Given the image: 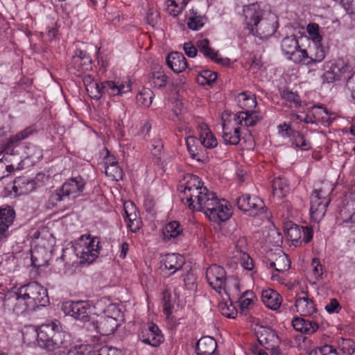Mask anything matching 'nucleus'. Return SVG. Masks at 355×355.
<instances>
[{
	"label": "nucleus",
	"mask_w": 355,
	"mask_h": 355,
	"mask_svg": "<svg viewBox=\"0 0 355 355\" xmlns=\"http://www.w3.org/2000/svg\"><path fill=\"white\" fill-rule=\"evenodd\" d=\"M271 268H275L276 271L284 272L288 270L291 266V261L287 255L282 252L275 261L270 263Z\"/></svg>",
	"instance_id": "39"
},
{
	"label": "nucleus",
	"mask_w": 355,
	"mask_h": 355,
	"mask_svg": "<svg viewBox=\"0 0 355 355\" xmlns=\"http://www.w3.org/2000/svg\"><path fill=\"white\" fill-rule=\"evenodd\" d=\"M43 254H46V251L44 248H35L32 250L31 261L34 267L40 268L45 265L46 260L42 257Z\"/></svg>",
	"instance_id": "44"
},
{
	"label": "nucleus",
	"mask_w": 355,
	"mask_h": 355,
	"mask_svg": "<svg viewBox=\"0 0 355 355\" xmlns=\"http://www.w3.org/2000/svg\"><path fill=\"white\" fill-rule=\"evenodd\" d=\"M15 211L10 208H0V243L9 234L8 228L13 223Z\"/></svg>",
	"instance_id": "19"
},
{
	"label": "nucleus",
	"mask_w": 355,
	"mask_h": 355,
	"mask_svg": "<svg viewBox=\"0 0 355 355\" xmlns=\"http://www.w3.org/2000/svg\"><path fill=\"white\" fill-rule=\"evenodd\" d=\"M326 53L325 48L320 43L313 44L312 46H310V53H308L305 49L301 52L300 64L310 66L320 62L324 59Z\"/></svg>",
	"instance_id": "14"
},
{
	"label": "nucleus",
	"mask_w": 355,
	"mask_h": 355,
	"mask_svg": "<svg viewBox=\"0 0 355 355\" xmlns=\"http://www.w3.org/2000/svg\"><path fill=\"white\" fill-rule=\"evenodd\" d=\"M86 182L80 175L71 177L67 180L61 187L51 193L49 202L52 206H55L58 202L73 200L83 193Z\"/></svg>",
	"instance_id": "5"
},
{
	"label": "nucleus",
	"mask_w": 355,
	"mask_h": 355,
	"mask_svg": "<svg viewBox=\"0 0 355 355\" xmlns=\"http://www.w3.org/2000/svg\"><path fill=\"white\" fill-rule=\"evenodd\" d=\"M221 288L218 290V293L222 297L225 295L228 300H230L231 295L239 294L240 291L239 279L234 276L227 277Z\"/></svg>",
	"instance_id": "29"
},
{
	"label": "nucleus",
	"mask_w": 355,
	"mask_h": 355,
	"mask_svg": "<svg viewBox=\"0 0 355 355\" xmlns=\"http://www.w3.org/2000/svg\"><path fill=\"white\" fill-rule=\"evenodd\" d=\"M190 0H167L166 11L172 17L178 16Z\"/></svg>",
	"instance_id": "35"
},
{
	"label": "nucleus",
	"mask_w": 355,
	"mask_h": 355,
	"mask_svg": "<svg viewBox=\"0 0 355 355\" xmlns=\"http://www.w3.org/2000/svg\"><path fill=\"white\" fill-rule=\"evenodd\" d=\"M292 325L296 331L308 335L315 333L319 328L318 323L300 317L293 318Z\"/></svg>",
	"instance_id": "24"
},
{
	"label": "nucleus",
	"mask_w": 355,
	"mask_h": 355,
	"mask_svg": "<svg viewBox=\"0 0 355 355\" xmlns=\"http://www.w3.org/2000/svg\"><path fill=\"white\" fill-rule=\"evenodd\" d=\"M98 243L99 241L95 238L88 236L85 242H82L75 247V253L79 258L80 264H89L98 257L101 248Z\"/></svg>",
	"instance_id": "8"
},
{
	"label": "nucleus",
	"mask_w": 355,
	"mask_h": 355,
	"mask_svg": "<svg viewBox=\"0 0 355 355\" xmlns=\"http://www.w3.org/2000/svg\"><path fill=\"white\" fill-rule=\"evenodd\" d=\"M87 349V346L85 345H75L69 348L67 355H85Z\"/></svg>",
	"instance_id": "56"
},
{
	"label": "nucleus",
	"mask_w": 355,
	"mask_h": 355,
	"mask_svg": "<svg viewBox=\"0 0 355 355\" xmlns=\"http://www.w3.org/2000/svg\"><path fill=\"white\" fill-rule=\"evenodd\" d=\"M21 295L26 297L29 309L34 311L39 306H45L49 303L47 291L36 282H30L20 287Z\"/></svg>",
	"instance_id": "6"
},
{
	"label": "nucleus",
	"mask_w": 355,
	"mask_h": 355,
	"mask_svg": "<svg viewBox=\"0 0 355 355\" xmlns=\"http://www.w3.org/2000/svg\"><path fill=\"white\" fill-rule=\"evenodd\" d=\"M152 154L158 159H160L164 148L163 142L159 137H155L152 141Z\"/></svg>",
	"instance_id": "52"
},
{
	"label": "nucleus",
	"mask_w": 355,
	"mask_h": 355,
	"mask_svg": "<svg viewBox=\"0 0 355 355\" xmlns=\"http://www.w3.org/2000/svg\"><path fill=\"white\" fill-rule=\"evenodd\" d=\"M21 288L16 293L7 296L3 302V306L10 311H12L17 315L22 314L26 311H31L29 309V304L26 297L21 295Z\"/></svg>",
	"instance_id": "11"
},
{
	"label": "nucleus",
	"mask_w": 355,
	"mask_h": 355,
	"mask_svg": "<svg viewBox=\"0 0 355 355\" xmlns=\"http://www.w3.org/2000/svg\"><path fill=\"white\" fill-rule=\"evenodd\" d=\"M25 158L31 161L32 164L39 162L43 157L42 150L32 144H27L24 147Z\"/></svg>",
	"instance_id": "36"
},
{
	"label": "nucleus",
	"mask_w": 355,
	"mask_h": 355,
	"mask_svg": "<svg viewBox=\"0 0 355 355\" xmlns=\"http://www.w3.org/2000/svg\"><path fill=\"white\" fill-rule=\"evenodd\" d=\"M223 139L225 144L237 145L241 140V128L234 127L231 122L223 123Z\"/></svg>",
	"instance_id": "23"
},
{
	"label": "nucleus",
	"mask_w": 355,
	"mask_h": 355,
	"mask_svg": "<svg viewBox=\"0 0 355 355\" xmlns=\"http://www.w3.org/2000/svg\"><path fill=\"white\" fill-rule=\"evenodd\" d=\"M199 142L206 148H213L218 144L217 139L212 134V132L208 135L207 137H204L201 139H199Z\"/></svg>",
	"instance_id": "54"
},
{
	"label": "nucleus",
	"mask_w": 355,
	"mask_h": 355,
	"mask_svg": "<svg viewBox=\"0 0 355 355\" xmlns=\"http://www.w3.org/2000/svg\"><path fill=\"white\" fill-rule=\"evenodd\" d=\"M219 309L221 314L227 318H234L236 314L234 306L225 302L219 304Z\"/></svg>",
	"instance_id": "53"
},
{
	"label": "nucleus",
	"mask_w": 355,
	"mask_h": 355,
	"mask_svg": "<svg viewBox=\"0 0 355 355\" xmlns=\"http://www.w3.org/2000/svg\"><path fill=\"white\" fill-rule=\"evenodd\" d=\"M200 191L193 200L186 204L191 210L203 211L214 221H225L230 218L231 211L227 201L219 199L215 193L205 187L200 189Z\"/></svg>",
	"instance_id": "2"
},
{
	"label": "nucleus",
	"mask_w": 355,
	"mask_h": 355,
	"mask_svg": "<svg viewBox=\"0 0 355 355\" xmlns=\"http://www.w3.org/2000/svg\"><path fill=\"white\" fill-rule=\"evenodd\" d=\"M272 187L273 196L279 199L285 197L290 191L288 181L280 177L273 180Z\"/></svg>",
	"instance_id": "33"
},
{
	"label": "nucleus",
	"mask_w": 355,
	"mask_h": 355,
	"mask_svg": "<svg viewBox=\"0 0 355 355\" xmlns=\"http://www.w3.org/2000/svg\"><path fill=\"white\" fill-rule=\"evenodd\" d=\"M183 49L188 57L194 58L197 55L198 50L191 42L184 43Z\"/></svg>",
	"instance_id": "63"
},
{
	"label": "nucleus",
	"mask_w": 355,
	"mask_h": 355,
	"mask_svg": "<svg viewBox=\"0 0 355 355\" xmlns=\"http://www.w3.org/2000/svg\"><path fill=\"white\" fill-rule=\"evenodd\" d=\"M325 310L329 313H338L340 310L338 301L336 299H331L330 302L325 306Z\"/></svg>",
	"instance_id": "62"
},
{
	"label": "nucleus",
	"mask_w": 355,
	"mask_h": 355,
	"mask_svg": "<svg viewBox=\"0 0 355 355\" xmlns=\"http://www.w3.org/2000/svg\"><path fill=\"white\" fill-rule=\"evenodd\" d=\"M306 31L313 44L320 43L322 37L320 34V26L316 23H309L306 26Z\"/></svg>",
	"instance_id": "47"
},
{
	"label": "nucleus",
	"mask_w": 355,
	"mask_h": 355,
	"mask_svg": "<svg viewBox=\"0 0 355 355\" xmlns=\"http://www.w3.org/2000/svg\"><path fill=\"white\" fill-rule=\"evenodd\" d=\"M236 252L239 253V256L243 253H246L247 250V241L245 238L242 237L238 239L236 243Z\"/></svg>",
	"instance_id": "64"
},
{
	"label": "nucleus",
	"mask_w": 355,
	"mask_h": 355,
	"mask_svg": "<svg viewBox=\"0 0 355 355\" xmlns=\"http://www.w3.org/2000/svg\"><path fill=\"white\" fill-rule=\"evenodd\" d=\"M281 49L288 60L297 64L301 62V52L304 49L300 48L298 40L295 35L284 37L281 43Z\"/></svg>",
	"instance_id": "12"
},
{
	"label": "nucleus",
	"mask_w": 355,
	"mask_h": 355,
	"mask_svg": "<svg viewBox=\"0 0 355 355\" xmlns=\"http://www.w3.org/2000/svg\"><path fill=\"white\" fill-rule=\"evenodd\" d=\"M186 178V182L180 186L183 189L181 190L182 193V201L186 205L188 202L193 200V197H196V195L200 192V189H202L204 187L202 183L200 180L199 178L193 175H187Z\"/></svg>",
	"instance_id": "13"
},
{
	"label": "nucleus",
	"mask_w": 355,
	"mask_h": 355,
	"mask_svg": "<svg viewBox=\"0 0 355 355\" xmlns=\"http://www.w3.org/2000/svg\"><path fill=\"white\" fill-rule=\"evenodd\" d=\"M89 96L94 99L98 100L101 98L103 94V83L99 85L96 81L92 83L88 87L86 88Z\"/></svg>",
	"instance_id": "49"
},
{
	"label": "nucleus",
	"mask_w": 355,
	"mask_h": 355,
	"mask_svg": "<svg viewBox=\"0 0 355 355\" xmlns=\"http://www.w3.org/2000/svg\"><path fill=\"white\" fill-rule=\"evenodd\" d=\"M124 211L127 219L128 220V226L132 232H137L141 227V220L137 218V213L134 211L128 213V209H135V205L133 202L128 201L124 203Z\"/></svg>",
	"instance_id": "32"
},
{
	"label": "nucleus",
	"mask_w": 355,
	"mask_h": 355,
	"mask_svg": "<svg viewBox=\"0 0 355 355\" xmlns=\"http://www.w3.org/2000/svg\"><path fill=\"white\" fill-rule=\"evenodd\" d=\"M279 133L283 137H289L291 138L293 133L295 130H293L291 128L290 125L286 123H284L278 125Z\"/></svg>",
	"instance_id": "57"
},
{
	"label": "nucleus",
	"mask_w": 355,
	"mask_h": 355,
	"mask_svg": "<svg viewBox=\"0 0 355 355\" xmlns=\"http://www.w3.org/2000/svg\"><path fill=\"white\" fill-rule=\"evenodd\" d=\"M167 76L161 69L152 72L148 78L150 85L158 89L164 87L167 84Z\"/></svg>",
	"instance_id": "34"
},
{
	"label": "nucleus",
	"mask_w": 355,
	"mask_h": 355,
	"mask_svg": "<svg viewBox=\"0 0 355 355\" xmlns=\"http://www.w3.org/2000/svg\"><path fill=\"white\" fill-rule=\"evenodd\" d=\"M322 79L324 82L329 83L339 80L340 76L330 67V69L322 75Z\"/></svg>",
	"instance_id": "60"
},
{
	"label": "nucleus",
	"mask_w": 355,
	"mask_h": 355,
	"mask_svg": "<svg viewBox=\"0 0 355 355\" xmlns=\"http://www.w3.org/2000/svg\"><path fill=\"white\" fill-rule=\"evenodd\" d=\"M239 105L243 111L238 112L234 117V125L252 126L254 125L261 117L254 110L257 102L254 94L242 92L237 97Z\"/></svg>",
	"instance_id": "4"
},
{
	"label": "nucleus",
	"mask_w": 355,
	"mask_h": 355,
	"mask_svg": "<svg viewBox=\"0 0 355 355\" xmlns=\"http://www.w3.org/2000/svg\"><path fill=\"white\" fill-rule=\"evenodd\" d=\"M257 338L259 343L266 347V346H269V345H271L270 341L272 340V339H277V337L273 332H270L268 336H265L264 334H261L260 336H257Z\"/></svg>",
	"instance_id": "61"
},
{
	"label": "nucleus",
	"mask_w": 355,
	"mask_h": 355,
	"mask_svg": "<svg viewBox=\"0 0 355 355\" xmlns=\"http://www.w3.org/2000/svg\"><path fill=\"white\" fill-rule=\"evenodd\" d=\"M261 298L263 304L272 310L279 309L282 302L281 295L277 291L270 288L262 291Z\"/></svg>",
	"instance_id": "30"
},
{
	"label": "nucleus",
	"mask_w": 355,
	"mask_h": 355,
	"mask_svg": "<svg viewBox=\"0 0 355 355\" xmlns=\"http://www.w3.org/2000/svg\"><path fill=\"white\" fill-rule=\"evenodd\" d=\"M239 209L250 216H257L263 211L265 205L263 201L257 196H251L249 194H243L236 200Z\"/></svg>",
	"instance_id": "9"
},
{
	"label": "nucleus",
	"mask_w": 355,
	"mask_h": 355,
	"mask_svg": "<svg viewBox=\"0 0 355 355\" xmlns=\"http://www.w3.org/2000/svg\"><path fill=\"white\" fill-rule=\"evenodd\" d=\"M340 347L343 354H352L355 351V343L351 339H343Z\"/></svg>",
	"instance_id": "55"
},
{
	"label": "nucleus",
	"mask_w": 355,
	"mask_h": 355,
	"mask_svg": "<svg viewBox=\"0 0 355 355\" xmlns=\"http://www.w3.org/2000/svg\"><path fill=\"white\" fill-rule=\"evenodd\" d=\"M170 293L166 292L164 293L163 311L168 316L172 313V309L173 308V304L170 302Z\"/></svg>",
	"instance_id": "58"
},
{
	"label": "nucleus",
	"mask_w": 355,
	"mask_h": 355,
	"mask_svg": "<svg viewBox=\"0 0 355 355\" xmlns=\"http://www.w3.org/2000/svg\"><path fill=\"white\" fill-rule=\"evenodd\" d=\"M119 315V311L117 310L115 315L101 316L93 324L98 332L104 336H108L114 332L118 327V322L116 317Z\"/></svg>",
	"instance_id": "17"
},
{
	"label": "nucleus",
	"mask_w": 355,
	"mask_h": 355,
	"mask_svg": "<svg viewBox=\"0 0 355 355\" xmlns=\"http://www.w3.org/2000/svg\"><path fill=\"white\" fill-rule=\"evenodd\" d=\"M90 309L89 303L85 301H69L62 304V310L66 314L83 322L89 321Z\"/></svg>",
	"instance_id": "10"
},
{
	"label": "nucleus",
	"mask_w": 355,
	"mask_h": 355,
	"mask_svg": "<svg viewBox=\"0 0 355 355\" xmlns=\"http://www.w3.org/2000/svg\"><path fill=\"white\" fill-rule=\"evenodd\" d=\"M182 235V228L180 224L176 221L167 223L163 229L164 239L169 241L171 239H177Z\"/></svg>",
	"instance_id": "31"
},
{
	"label": "nucleus",
	"mask_w": 355,
	"mask_h": 355,
	"mask_svg": "<svg viewBox=\"0 0 355 355\" xmlns=\"http://www.w3.org/2000/svg\"><path fill=\"white\" fill-rule=\"evenodd\" d=\"M286 234L294 245H297L300 243L302 237V227L297 225H291L286 230Z\"/></svg>",
	"instance_id": "45"
},
{
	"label": "nucleus",
	"mask_w": 355,
	"mask_h": 355,
	"mask_svg": "<svg viewBox=\"0 0 355 355\" xmlns=\"http://www.w3.org/2000/svg\"><path fill=\"white\" fill-rule=\"evenodd\" d=\"M162 262L165 268L170 271L169 275H173L182 268L184 259L178 254H167L163 258Z\"/></svg>",
	"instance_id": "28"
},
{
	"label": "nucleus",
	"mask_w": 355,
	"mask_h": 355,
	"mask_svg": "<svg viewBox=\"0 0 355 355\" xmlns=\"http://www.w3.org/2000/svg\"><path fill=\"white\" fill-rule=\"evenodd\" d=\"M260 7V2L245 6V21L250 33L261 39H267L276 32L278 19L275 14Z\"/></svg>",
	"instance_id": "1"
},
{
	"label": "nucleus",
	"mask_w": 355,
	"mask_h": 355,
	"mask_svg": "<svg viewBox=\"0 0 355 355\" xmlns=\"http://www.w3.org/2000/svg\"><path fill=\"white\" fill-rule=\"evenodd\" d=\"M330 202L329 194L322 189H315L310 196V215L311 219L318 223L324 217Z\"/></svg>",
	"instance_id": "7"
},
{
	"label": "nucleus",
	"mask_w": 355,
	"mask_h": 355,
	"mask_svg": "<svg viewBox=\"0 0 355 355\" xmlns=\"http://www.w3.org/2000/svg\"><path fill=\"white\" fill-rule=\"evenodd\" d=\"M331 68L340 76L351 71V67L343 58H338L334 61Z\"/></svg>",
	"instance_id": "41"
},
{
	"label": "nucleus",
	"mask_w": 355,
	"mask_h": 355,
	"mask_svg": "<svg viewBox=\"0 0 355 355\" xmlns=\"http://www.w3.org/2000/svg\"><path fill=\"white\" fill-rule=\"evenodd\" d=\"M226 272L225 269L216 264L210 266L206 271V278L210 286L217 293L219 289H222L225 280Z\"/></svg>",
	"instance_id": "15"
},
{
	"label": "nucleus",
	"mask_w": 355,
	"mask_h": 355,
	"mask_svg": "<svg viewBox=\"0 0 355 355\" xmlns=\"http://www.w3.org/2000/svg\"><path fill=\"white\" fill-rule=\"evenodd\" d=\"M254 298V293L252 291H245L239 299L241 309L242 310L248 309L250 304L253 302Z\"/></svg>",
	"instance_id": "50"
},
{
	"label": "nucleus",
	"mask_w": 355,
	"mask_h": 355,
	"mask_svg": "<svg viewBox=\"0 0 355 355\" xmlns=\"http://www.w3.org/2000/svg\"><path fill=\"white\" fill-rule=\"evenodd\" d=\"M166 64L175 73H180L187 67V59L180 52L169 53L166 57Z\"/></svg>",
	"instance_id": "25"
},
{
	"label": "nucleus",
	"mask_w": 355,
	"mask_h": 355,
	"mask_svg": "<svg viewBox=\"0 0 355 355\" xmlns=\"http://www.w3.org/2000/svg\"><path fill=\"white\" fill-rule=\"evenodd\" d=\"M217 78V73L210 70H203L197 77V82L202 85H211Z\"/></svg>",
	"instance_id": "43"
},
{
	"label": "nucleus",
	"mask_w": 355,
	"mask_h": 355,
	"mask_svg": "<svg viewBox=\"0 0 355 355\" xmlns=\"http://www.w3.org/2000/svg\"><path fill=\"white\" fill-rule=\"evenodd\" d=\"M36 131V129L33 126H30L19 133L16 134L15 136L10 137L8 141L9 145H15L19 142L21 140H24L28 138L30 135L33 134Z\"/></svg>",
	"instance_id": "46"
},
{
	"label": "nucleus",
	"mask_w": 355,
	"mask_h": 355,
	"mask_svg": "<svg viewBox=\"0 0 355 355\" xmlns=\"http://www.w3.org/2000/svg\"><path fill=\"white\" fill-rule=\"evenodd\" d=\"M200 144L199 139L195 137H189L186 140V144L188 151L192 159L198 162L202 161L200 150L198 148V145Z\"/></svg>",
	"instance_id": "37"
},
{
	"label": "nucleus",
	"mask_w": 355,
	"mask_h": 355,
	"mask_svg": "<svg viewBox=\"0 0 355 355\" xmlns=\"http://www.w3.org/2000/svg\"><path fill=\"white\" fill-rule=\"evenodd\" d=\"M281 96L291 103L295 104V107L301 106V101L299 95L292 91L284 89L281 92Z\"/></svg>",
	"instance_id": "51"
},
{
	"label": "nucleus",
	"mask_w": 355,
	"mask_h": 355,
	"mask_svg": "<svg viewBox=\"0 0 355 355\" xmlns=\"http://www.w3.org/2000/svg\"><path fill=\"white\" fill-rule=\"evenodd\" d=\"M60 323L55 320L41 324L34 331L38 345L47 351L53 352L71 346V336L60 330Z\"/></svg>",
	"instance_id": "3"
},
{
	"label": "nucleus",
	"mask_w": 355,
	"mask_h": 355,
	"mask_svg": "<svg viewBox=\"0 0 355 355\" xmlns=\"http://www.w3.org/2000/svg\"><path fill=\"white\" fill-rule=\"evenodd\" d=\"M130 85L128 83H122L108 80L103 83V94L107 93L110 96L121 95L130 91Z\"/></svg>",
	"instance_id": "27"
},
{
	"label": "nucleus",
	"mask_w": 355,
	"mask_h": 355,
	"mask_svg": "<svg viewBox=\"0 0 355 355\" xmlns=\"http://www.w3.org/2000/svg\"><path fill=\"white\" fill-rule=\"evenodd\" d=\"M290 140L293 145L295 147L300 148L302 150H306L311 148V143L307 141L304 135H302L300 131L295 130L293 133Z\"/></svg>",
	"instance_id": "40"
},
{
	"label": "nucleus",
	"mask_w": 355,
	"mask_h": 355,
	"mask_svg": "<svg viewBox=\"0 0 355 355\" xmlns=\"http://www.w3.org/2000/svg\"><path fill=\"white\" fill-rule=\"evenodd\" d=\"M192 14L193 15L188 19L187 26L190 29L197 31L204 26L205 19L197 12H194L193 10Z\"/></svg>",
	"instance_id": "48"
},
{
	"label": "nucleus",
	"mask_w": 355,
	"mask_h": 355,
	"mask_svg": "<svg viewBox=\"0 0 355 355\" xmlns=\"http://www.w3.org/2000/svg\"><path fill=\"white\" fill-rule=\"evenodd\" d=\"M36 182L26 177H17L13 181L12 191L16 195H26L35 189Z\"/></svg>",
	"instance_id": "22"
},
{
	"label": "nucleus",
	"mask_w": 355,
	"mask_h": 355,
	"mask_svg": "<svg viewBox=\"0 0 355 355\" xmlns=\"http://www.w3.org/2000/svg\"><path fill=\"white\" fill-rule=\"evenodd\" d=\"M105 173L115 180L121 179L123 177V171L119 166L116 159H113L112 164L105 166Z\"/></svg>",
	"instance_id": "42"
},
{
	"label": "nucleus",
	"mask_w": 355,
	"mask_h": 355,
	"mask_svg": "<svg viewBox=\"0 0 355 355\" xmlns=\"http://www.w3.org/2000/svg\"><path fill=\"white\" fill-rule=\"evenodd\" d=\"M295 306L297 311L301 315H310L316 312L313 300L309 298L306 292H302L297 297Z\"/></svg>",
	"instance_id": "21"
},
{
	"label": "nucleus",
	"mask_w": 355,
	"mask_h": 355,
	"mask_svg": "<svg viewBox=\"0 0 355 355\" xmlns=\"http://www.w3.org/2000/svg\"><path fill=\"white\" fill-rule=\"evenodd\" d=\"M216 347L217 343L214 338L205 336L197 342L196 352L197 355H215Z\"/></svg>",
	"instance_id": "26"
},
{
	"label": "nucleus",
	"mask_w": 355,
	"mask_h": 355,
	"mask_svg": "<svg viewBox=\"0 0 355 355\" xmlns=\"http://www.w3.org/2000/svg\"><path fill=\"white\" fill-rule=\"evenodd\" d=\"M196 46L199 51L203 54L205 58H209L212 61L222 65H227L230 62L228 58H218V51L210 46V43L207 38H200L196 41Z\"/></svg>",
	"instance_id": "18"
},
{
	"label": "nucleus",
	"mask_w": 355,
	"mask_h": 355,
	"mask_svg": "<svg viewBox=\"0 0 355 355\" xmlns=\"http://www.w3.org/2000/svg\"><path fill=\"white\" fill-rule=\"evenodd\" d=\"M241 266L248 270H251L253 268L252 259L247 253H243L239 256Z\"/></svg>",
	"instance_id": "59"
},
{
	"label": "nucleus",
	"mask_w": 355,
	"mask_h": 355,
	"mask_svg": "<svg viewBox=\"0 0 355 355\" xmlns=\"http://www.w3.org/2000/svg\"><path fill=\"white\" fill-rule=\"evenodd\" d=\"M154 94L151 89L149 88L142 89L137 95V103L144 107H148L153 101Z\"/></svg>",
	"instance_id": "38"
},
{
	"label": "nucleus",
	"mask_w": 355,
	"mask_h": 355,
	"mask_svg": "<svg viewBox=\"0 0 355 355\" xmlns=\"http://www.w3.org/2000/svg\"><path fill=\"white\" fill-rule=\"evenodd\" d=\"M92 59L89 54L83 50L75 51L71 58V64L78 71L83 73L91 68Z\"/></svg>",
	"instance_id": "20"
},
{
	"label": "nucleus",
	"mask_w": 355,
	"mask_h": 355,
	"mask_svg": "<svg viewBox=\"0 0 355 355\" xmlns=\"http://www.w3.org/2000/svg\"><path fill=\"white\" fill-rule=\"evenodd\" d=\"M141 340L152 347H157L164 342V336L159 327L151 323L145 327L140 336Z\"/></svg>",
	"instance_id": "16"
}]
</instances>
